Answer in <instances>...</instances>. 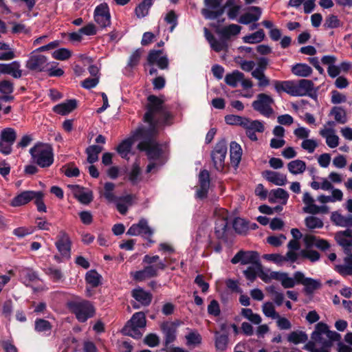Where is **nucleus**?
I'll list each match as a JSON object with an SVG mask.
<instances>
[{"mask_svg":"<svg viewBox=\"0 0 352 352\" xmlns=\"http://www.w3.org/2000/svg\"><path fill=\"white\" fill-rule=\"evenodd\" d=\"M148 100L147 111L144 114V120L148 123L149 126L148 129H138L135 131V136H140L142 139L138 144V148L146 151L149 159L155 160L161 155L162 149L153 137L157 133L160 126L170 124L172 116L164 102L157 96H149Z\"/></svg>","mask_w":352,"mask_h":352,"instance_id":"nucleus-1","label":"nucleus"},{"mask_svg":"<svg viewBox=\"0 0 352 352\" xmlns=\"http://www.w3.org/2000/svg\"><path fill=\"white\" fill-rule=\"evenodd\" d=\"M241 28L240 25L234 23L217 28L215 32L219 36V38H215L206 28H204V32L205 38L210 47L216 52H220L228 51L232 39L240 33Z\"/></svg>","mask_w":352,"mask_h":352,"instance_id":"nucleus-2","label":"nucleus"},{"mask_svg":"<svg viewBox=\"0 0 352 352\" xmlns=\"http://www.w3.org/2000/svg\"><path fill=\"white\" fill-rule=\"evenodd\" d=\"M142 262L145 264L142 270L131 272V276L135 281L142 282L157 277L159 275V270H164L167 267L166 258L161 260L158 255L146 254L144 256Z\"/></svg>","mask_w":352,"mask_h":352,"instance_id":"nucleus-3","label":"nucleus"},{"mask_svg":"<svg viewBox=\"0 0 352 352\" xmlns=\"http://www.w3.org/2000/svg\"><path fill=\"white\" fill-rule=\"evenodd\" d=\"M327 324L319 322L311 336V340L305 344L303 349L309 352H329L332 343L325 337Z\"/></svg>","mask_w":352,"mask_h":352,"instance_id":"nucleus-4","label":"nucleus"},{"mask_svg":"<svg viewBox=\"0 0 352 352\" xmlns=\"http://www.w3.org/2000/svg\"><path fill=\"white\" fill-rule=\"evenodd\" d=\"M29 152L32 162L41 168L50 167L54 162L53 149L50 144L37 142Z\"/></svg>","mask_w":352,"mask_h":352,"instance_id":"nucleus-5","label":"nucleus"},{"mask_svg":"<svg viewBox=\"0 0 352 352\" xmlns=\"http://www.w3.org/2000/svg\"><path fill=\"white\" fill-rule=\"evenodd\" d=\"M67 306L75 314L77 320L84 322L95 314V309L92 303L85 300H74L69 302Z\"/></svg>","mask_w":352,"mask_h":352,"instance_id":"nucleus-6","label":"nucleus"},{"mask_svg":"<svg viewBox=\"0 0 352 352\" xmlns=\"http://www.w3.org/2000/svg\"><path fill=\"white\" fill-rule=\"evenodd\" d=\"M17 138L14 129L7 127L0 133V153L8 155L12 152V146Z\"/></svg>","mask_w":352,"mask_h":352,"instance_id":"nucleus-7","label":"nucleus"},{"mask_svg":"<svg viewBox=\"0 0 352 352\" xmlns=\"http://www.w3.org/2000/svg\"><path fill=\"white\" fill-rule=\"evenodd\" d=\"M274 99L269 95L262 93L256 96L252 106L253 109L265 117H270L274 113L272 105L274 104Z\"/></svg>","mask_w":352,"mask_h":352,"instance_id":"nucleus-8","label":"nucleus"},{"mask_svg":"<svg viewBox=\"0 0 352 352\" xmlns=\"http://www.w3.org/2000/svg\"><path fill=\"white\" fill-rule=\"evenodd\" d=\"M223 0H204L205 8L201 9V13L205 19L214 20L223 14Z\"/></svg>","mask_w":352,"mask_h":352,"instance_id":"nucleus-9","label":"nucleus"},{"mask_svg":"<svg viewBox=\"0 0 352 352\" xmlns=\"http://www.w3.org/2000/svg\"><path fill=\"white\" fill-rule=\"evenodd\" d=\"M227 150V143L226 140H222L217 143L211 152V158L214 167L219 171L223 170L225 166Z\"/></svg>","mask_w":352,"mask_h":352,"instance_id":"nucleus-10","label":"nucleus"},{"mask_svg":"<svg viewBox=\"0 0 352 352\" xmlns=\"http://www.w3.org/2000/svg\"><path fill=\"white\" fill-rule=\"evenodd\" d=\"M232 263H241L243 265L254 264L258 270H260L261 265L259 262V256L254 251H239L231 260Z\"/></svg>","mask_w":352,"mask_h":352,"instance_id":"nucleus-11","label":"nucleus"},{"mask_svg":"<svg viewBox=\"0 0 352 352\" xmlns=\"http://www.w3.org/2000/svg\"><path fill=\"white\" fill-rule=\"evenodd\" d=\"M147 63L149 65H156L160 69H166L169 61L166 54L162 50H152L147 56Z\"/></svg>","mask_w":352,"mask_h":352,"instance_id":"nucleus-12","label":"nucleus"},{"mask_svg":"<svg viewBox=\"0 0 352 352\" xmlns=\"http://www.w3.org/2000/svg\"><path fill=\"white\" fill-rule=\"evenodd\" d=\"M48 65L47 58L45 56L33 52L27 60L25 66L32 71L40 72L45 71Z\"/></svg>","mask_w":352,"mask_h":352,"instance_id":"nucleus-13","label":"nucleus"},{"mask_svg":"<svg viewBox=\"0 0 352 352\" xmlns=\"http://www.w3.org/2000/svg\"><path fill=\"white\" fill-rule=\"evenodd\" d=\"M94 19L101 28H106L110 25L111 15L107 3H100L95 8Z\"/></svg>","mask_w":352,"mask_h":352,"instance_id":"nucleus-14","label":"nucleus"},{"mask_svg":"<svg viewBox=\"0 0 352 352\" xmlns=\"http://www.w3.org/2000/svg\"><path fill=\"white\" fill-rule=\"evenodd\" d=\"M153 230L148 226L147 220L142 219L138 223L133 224L127 230L126 234L130 236L142 235L146 239L151 236Z\"/></svg>","mask_w":352,"mask_h":352,"instance_id":"nucleus-15","label":"nucleus"},{"mask_svg":"<svg viewBox=\"0 0 352 352\" xmlns=\"http://www.w3.org/2000/svg\"><path fill=\"white\" fill-rule=\"evenodd\" d=\"M296 96H308L313 99L317 98L316 90L314 84L310 80L301 79L296 81Z\"/></svg>","mask_w":352,"mask_h":352,"instance_id":"nucleus-16","label":"nucleus"},{"mask_svg":"<svg viewBox=\"0 0 352 352\" xmlns=\"http://www.w3.org/2000/svg\"><path fill=\"white\" fill-rule=\"evenodd\" d=\"M302 201L305 206L303 211L306 213L316 214L318 213H327L329 208L327 206H318L314 204L315 200L309 192H305L303 194Z\"/></svg>","mask_w":352,"mask_h":352,"instance_id":"nucleus-17","label":"nucleus"},{"mask_svg":"<svg viewBox=\"0 0 352 352\" xmlns=\"http://www.w3.org/2000/svg\"><path fill=\"white\" fill-rule=\"evenodd\" d=\"M71 244L69 235L64 230H60L57 235V241L55 245L63 256L67 258L70 257Z\"/></svg>","mask_w":352,"mask_h":352,"instance_id":"nucleus-18","label":"nucleus"},{"mask_svg":"<svg viewBox=\"0 0 352 352\" xmlns=\"http://www.w3.org/2000/svg\"><path fill=\"white\" fill-rule=\"evenodd\" d=\"M294 278L297 283H300L305 286L304 289L307 294H312L315 290L321 287V283L319 280L311 278H305L304 274L301 272H295Z\"/></svg>","mask_w":352,"mask_h":352,"instance_id":"nucleus-19","label":"nucleus"},{"mask_svg":"<svg viewBox=\"0 0 352 352\" xmlns=\"http://www.w3.org/2000/svg\"><path fill=\"white\" fill-rule=\"evenodd\" d=\"M199 187L197 190L196 197L199 199H204L207 197L210 187V175L208 170H203L199 175Z\"/></svg>","mask_w":352,"mask_h":352,"instance_id":"nucleus-20","label":"nucleus"},{"mask_svg":"<svg viewBox=\"0 0 352 352\" xmlns=\"http://www.w3.org/2000/svg\"><path fill=\"white\" fill-rule=\"evenodd\" d=\"M9 74L14 78H20L22 76L21 64L19 61H13L10 63H0V74Z\"/></svg>","mask_w":352,"mask_h":352,"instance_id":"nucleus-21","label":"nucleus"},{"mask_svg":"<svg viewBox=\"0 0 352 352\" xmlns=\"http://www.w3.org/2000/svg\"><path fill=\"white\" fill-rule=\"evenodd\" d=\"M177 324L174 322H164L161 325V329L164 334V344L168 346L176 339Z\"/></svg>","mask_w":352,"mask_h":352,"instance_id":"nucleus-22","label":"nucleus"},{"mask_svg":"<svg viewBox=\"0 0 352 352\" xmlns=\"http://www.w3.org/2000/svg\"><path fill=\"white\" fill-rule=\"evenodd\" d=\"M262 14L261 9L257 6H252L250 8L249 12L242 14L238 21L241 24L248 25L250 23L257 21Z\"/></svg>","mask_w":352,"mask_h":352,"instance_id":"nucleus-23","label":"nucleus"},{"mask_svg":"<svg viewBox=\"0 0 352 352\" xmlns=\"http://www.w3.org/2000/svg\"><path fill=\"white\" fill-rule=\"evenodd\" d=\"M263 176L270 182L276 186H285L287 183V175L279 172L266 170L263 172Z\"/></svg>","mask_w":352,"mask_h":352,"instance_id":"nucleus-24","label":"nucleus"},{"mask_svg":"<svg viewBox=\"0 0 352 352\" xmlns=\"http://www.w3.org/2000/svg\"><path fill=\"white\" fill-rule=\"evenodd\" d=\"M274 88L278 93L285 92L292 96H296V81H274Z\"/></svg>","mask_w":352,"mask_h":352,"instance_id":"nucleus-25","label":"nucleus"},{"mask_svg":"<svg viewBox=\"0 0 352 352\" xmlns=\"http://www.w3.org/2000/svg\"><path fill=\"white\" fill-rule=\"evenodd\" d=\"M36 192L32 190L23 191L12 199L10 205L13 207H18L26 204L35 198Z\"/></svg>","mask_w":352,"mask_h":352,"instance_id":"nucleus-26","label":"nucleus"},{"mask_svg":"<svg viewBox=\"0 0 352 352\" xmlns=\"http://www.w3.org/2000/svg\"><path fill=\"white\" fill-rule=\"evenodd\" d=\"M228 225V222L226 215H223L217 219L215 222L214 232L216 236L219 239L226 240Z\"/></svg>","mask_w":352,"mask_h":352,"instance_id":"nucleus-27","label":"nucleus"},{"mask_svg":"<svg viewBox=\"0 0 352 352\" xmlns=\"http://www.w3.org/2000/svg\"><path fill=\"white\" fill-rule=\"evenodd\" d=\"M132 296L143 306H148L152 300V294L141 287L132 291Z\"/></svg>","mask_w":352,"mask_h":352,"instance_id":"nucleus-28","label":"nucleus"},{"mask_svg":"<svg viewBox=\"0 0 352 352\" xmlns=\"http://www.w3.org/2000/svg\"><path fill=\"white\" fill-rule=\"evenodd\" d=\"M241 6L236 3V0H227L223 5V13L226 11L228 17L235 19L241 10Z\"/></svg>","mask_w":352,"mask_h":352,"instance_id":"nucleus-29","label":"nucleus"},{"mask_svg":"<svg viewBox=\"0 0 352 352\" xmlns=\"http://www.w3.org/2000/svg\"><path fill=\"white\" fill-rule=\"evenodd\" d=\"M136 139H140V136L135 137V133L132 138L123 140L117 147V151L122 158H127L130 153L133 142Z\"/></svg>","mask_w":352,"mask_h":352,"instance_id":"nucleus-30","label":"nucleus"},{"mask_svg":"<svg viewBox=\"0 0 352 352\" xmlns=\"http://www.w3.org/2000/svg\"><path fill=\"white\" fill-rule=\"evenodd\" d=\"M77 107V101L75 99L68 100L65 102L56 105L54 111L60 115H67L72 112Z\"/></svg>","mask_w":352,"mask_h":352,"instance_id":"nucleus-31","label":"nucleus"},{"mask_svg":"<svg viewBox=\"0 0 352 352\" xmlns=\"http://www.w3.org/2000/svg\"><path fill=\"white\" fill-rule=\"evenodd\" d=\"M19 278L25 286H29L30 283L38 279V275L32 269L23 267L19 270Z\"/></svg>","mask_w":352,"mask_h":352,"instance_id":"nucleus-32","label":"nucleus"},{"mask_svg":"<svg viewBox=\"0 0 352 352\" xmlns=\"http://www.w3.org/2000/svg\"><path fill=\"white\" fill-rule=\"evenodd\" d=\"M331 221L340 227L349 228L352 227V216H343L338 212H333L331 216Z\"/></svg>","mask_w":352,"mask_h":352,"instance_id":"nucleus-33","label":"nucleus"},{"mask_svg":"<svg viewBox=\"0 0 352 352\" xmlns=\"http://www.w3.org/2000/svg\"><path fill=\"white\" fill-rule=\"evenodd\" d=\"M230 156L231 163L237 166L241 162L242 156V148L236 142H232L230 145Z\"/></svg>","mask_w":352,"mask_h":352,"instance_id":"nucleus-34","label":"nucleus"},{"mask_svg":"<svg viewBox=\"0 0 352 352\" xmlns=\"http://www.w3.org/2000/svg\"><path fill=\"white\" fill-rule=\"evenodd\" d=\"M289 193L283 188H278L272 190L269 193V201L275 203L277 199L281 200L283 204H286L289 199Z\"/></svg>","mask_w":352,"mask_h":352,"instance_id":"nucleus-35","label":"nucleus"},{"mask_svg":"<svg viewBox=\"0 0 352 352\" xmlns=\"http://www.w3.org/2000/svg\"><path fill=\"white\" fill-rule=\"evenodd\" d=\"M133 196L127 195L116 199V208L119 212L125 214L127 212L128 208L133 204Z\"/></svg>","mask_w":352,"mask_h":352,"instance_id":"nucleus-36","label":"nucleus"},{"mask_svg":"<svg viewBox=\"0 0 352 352\" xmlns=\"http://www.w3.org/2000/svg\"><path fill=\"white\" fill-rule=\"evenodd\" d=\"M306 163L301 160H294L287 164V168L292 175L302 174L306 170Z\"/></svg>","mask_w":352,"mask_h":352,"instance_id":"nucleus-37","label":"nucleus"},{"mask_svg":"<svg viewBox=\"0 0 352 352\" xmlns=\"http://www.w3.org/2000/svg\"><path fill=\"white\" fill-rule=\"evenodd\" d=\"M242 126L245 131H253L259 133H263L265 130V126L262 122L259 120H252L247 118H245L243 122H242Z\"/></svg>","mask_w":352,"mask_h":352,"instance_id":"nucleus-38","label":"nucleus"},{"mask_svg":"<svg viewBox=\"0 0 352 352\" xmlns=\"http://www.w3.org/2000/svg\"><path fill=\"white\" fill-rule=\"evenodd\" d=\"M344 261V264L336 266V270L342 276H352V254L347 255Z\"/></svg>","mask_w":352,"mask_h":352,"instance_id":"nucleus-39","label":"nucleus"},{"mask_svg":"<svg viewBox=\"0 0 352 352\" xmlns=\"http://www.w3.org/2000/svg\"><path fill=\"white\" fill-rule=\"evenodd\" d=\"M75 188L74 196L78 200L84 204H88L92 201V193L91 191H85L78 186H73Z\"/></svg>","mask_w":352,"mask_h":352,"instance_id":"nucleus-40","label":"nucleus"},{"mask_svg":"<svg viewBox=\"0 0 352 352\" xmlns=\"http://www.w3.org/2000/svg\"><path fill=\"white\" fill-rule=\"evenodd\" d=\"M243 78L244 74L242 72L238 70H234L232 73L226 74L225 76V82L229 86L236 87Z\"/></svg>","mask_w":352,"mask_h":352,"instance_id":"nucleus-41","label":"nucleus"},{"mask_svg":"<svg viewBox=\"0 0 352 352\" xmlns=\"http://www.w3.org/2000/svg\"><path fill=\"white\" fill-rule=\"evenodd\" d=\"M292 72L296 76L307 77L311 74L312 69L307 64L298 63L292 67Z\"/></svg>","mask_w":352,"mask_h":352,"instance_id":"nucleus-42","label":"nucleus"},{"mask_svg":"<svg viewBox=\"0 0 352 352\" xmlns=\"http://www.w3.org/2000/svg\"><path fill=\"white\" fill-rule=\"evenodd\" d=\"M153 0H143L135 9V13L138 18H143L148 15Z\"/></svg>","mask_w":352,"mask_h":352,"instance_id":"nucleus-43","label":"nucleus"},{"mask_svg":"<svg viewBox=\"0 0 352 352\" xmlns=\"http://www.w3.org/2000/svg\"><path fill=\"white\" fill-rule=\"evenodd\" d=\"M103 148L98 145H91L86 148L87 155V162L93 164L98 160V155L102 151Z\"/></svg>","mask_w":352,"mask_h":352,"instance_id":"nucleus-44","label":"nucleus"},{"mask_svg":"<svg viewBox=\"0 0 352 352\" xmlns=\"http://www.w3.org/2000/svg\"><path fill=\"white\" fill-rule=\"evenodd\" d=\"M126 324L136 328H144L146 326V317L143 312L135 313L131 320Z\"/></svg>","mask_w":352,"mask_h":352,"instance_id":"nucleus-45","label":"nucleus"},{"mask_svg":"<svg viewBox=\"0 0 352 352\" xmlns=\"http://www.w3.org/2000/svg\"><path fill=\"white\" fill-rule=\"evenodd\" d=\"M307 335L305 332L300 331H292L287 336L288 342L294 344L305 343L307 341Z\"/></svg>","mask_w":352,"mask_h":352,"instance_id":"nucleus-46","label":"nucleus"},{"mask_svg":"<svg viewBox=\"0 0 352 352\" xmlns=\"http://www.w3.org/2000/svg\"><path fill=\"white\" fill-rule=\"evenodd\" d=\"M141 173L140 163L139 160L133 163L131 170L129 174V179L133 184H137L140 181V175Z\"/></svg>","mask_w":352,"mask_h":352,"instance_id":"nucleus-47","label":"nucleus"},{"mask_svg":"<svg viewBox=\"0 0 352 352\" xmlns=\"http://www.w3.org/2000/svg\"><path fill=\"white\" fill-rule=\"evenodd\" d=\"M265 38V33L263 30H259L251 34L243 37V41L245 43H258L261 42Z\"/></svg>","mask_w":352,"mask_h":352,"instance_id":"nucleus-48","label":"nucleus"},{"mask_svg":"<svg viewBox=\"0 0 352 352\" xmlns=\"http://www.w3.org/2000/svg\"><path fill=\"white\" fill-rule=\"evenodd\" d=\"M335 239L337 243L343 248L346 254H352V239L336 235Z\"/></svg>","mask_w":352,"mask_h":352,"instance_id":"nucleus-49","label":"nucleus"},{"mask_svg":"<svg viewBox=\"0 0 352 352\" xmlns=\"http://www.w3.org/2000/svg\"><path fill=\"white\" fill-rule=\"evenodd\" d=\"M52 325L46 320L38 318L35 320L34 329L39 333L50 332Z\"/></svg>","mask_w":352,"mask_h":352,"instance_id":"nucleus-50","label":"nucleus"},{"mask_svg":"<svg viewBox=\"0 0 352 352\" xmlns=\"http://www.w3.org/2000/svg\"><path fill=\"white\" fill-rule=\"evenodd\" d=\"M299 256L302 258H306L312 263L318 261L320 258L318 252L311 249H303L299 252Z\"/></svg>","mask_w":352,"mask_h":352,"instance_id":"nucleus-51","label":"nucleus"},{"mask_svg":"<svg viewBox=\"0 0 352 352\" xmlns=\"http://www.w3.org/2000/svg\"><path fill=\"white\" fill-rule=\"evenodd\" d=\"M306 226L310 230L322 228L324 226L321 219L315 216L307 217L305 219Z\"/></svg>","mask_w":352,"mask_h":352,"instance_id":"nucleus-52","label":"nucleus"},{"mask_svg":"<svg viewBox=\"0 0 352 352\" xmlns=\"http://www.w3.org/2000/svg\"><path fill=\"white\" fill-rule=\"evenodd\" d=\"M86 281L93 287H96L100 284L101 276L95 270H90L87 272Z\"/></svg>","mask_w":352,"mask_h":352,"instance_id":"nucleus-53","label":"nucleus"},{"mask_svg":"<svg viewBox=\"0 0 352 352\" xmlns=\"http://www.w3.org/2000/svg\"><path fill=\"white\" fill-rule=\"evenodd\" d=\"M228 344V337L226 334H220L215 332V346L219 351H224L226 349Z\"/></svg>","mask_w":352,"mask_h":352,"instance_id":"nucleus-54","label":"nucleus"},{"mask_svg":"<svg viewBox=\"0 0 352 352\" xmlns=\"http://www.w3.org/2000/svg\"><path fill=\"white\" fill-rule=\"evenodd\" d=\"M342 25V22L338 19L337 16L330 14L326 17L323 26L327 29H333L339 28Z\"/></svg>","mask_w":352,"mask_h":352,"instance_id":"nucleus-55","label":"nucleus"},{"mask_svg":"<svg viewBox=\"0 0 352 352\" xmlns=\"http://www.w3.org/2000/svg\"><path fill=\"white\" fill-rule=\"evenodd\" d=\"M185 338L188 346H196L201 342V336L197 331H190Z\"/></svg>","mask_w":352,"mask_h":352,"instance_id":"nucleus-56","label":"nucleus"},{"mask_svg":"<svg viewBox=\"0 0 352 352\" xmlns=\"http://www.w3.org/2000/svg\"><path fill=\"white\" fill-rule=\"evenodd\" d=\"M262 310L265 316L276 319L279 314L276 311L275 307L272 302H267L262 306Z\"/></svg>","mask_w":352,"mask_h":352,"instance_id":"nucleus-57","label":"nucleus"},{"mask_svg":"<svg viewBox=\"0 0 352 352\" xmlns=\"http://www.w3.org/2000/svg\"><path fill=\"white\" fill-rule=\"evenodd\" d=\"M122 333L124 335L131 336L135 339H140L142 336V333L139 330V328L132 327L129 324H126L122 329Z\"/></svg>","mask_w":352,"mask_h":352,"instance_id":"nucleus-58","label":"nucleus"},{"mask_svg":"<svg viewBox=\"0 0 352 352\" xmlns=\"http://www.w3.org/2000/svg\"><path fill=\"white\" fill-rule=\"evenodd\" d=\"M251 74L253 78L258 80V86L259 87H265L270 85V79L265 76V73L252 71Z\"/></svg>","mask_w":352,"mask_h":352,"instance_id":"nucleus-59","label":"nucleus"},{"mask_svg":"<svg viewBox=\"0 0 352 352\" xmlns=\"http://www.w3.org/2000/svg\"><path fill=\"white\" fill-rule=\"evenodd\" d=\"M114 188L115 185L111 182H107L104 184L103 195L109 202H113L116 201V197L113 192Z\"/></svg>","mask_w":352,"mask_h":352,"instance_id":"nucleus-60","label":"nucleus"},{"mask_svg":"<svg viewBox=\"0 0 352 352\" xmlns=\"http://www.w3.org/2000/svg\"><path fill=\"white\" fill-rule=\"evenodd\" d=\"M331 113L334 116L336 122L340 124H344L346 122V113L341 107H333Z\"/></svg>","mask_w":352,"mask_h":352,"instance_id":"nucleus-61","label":"nucleus"},{"mask_svg":"<svg viewBox=\"0 0 352 352\" xmlns=\"http://www.w3.org/2000/svg\"><path fill=\"white\" fill-rule=\"evenodd\" d=\"M144 50L142 49H137L130 56L128 61V66L130 67H134L139 64L140 58Z\"/></svg>","mask_w":352,"mask_h":352,"instance_id":"nucleus-62","label":"nucleus"},{"mask_svg":"<svg viewBox=\"0 0 352 352\" xmlns=\"http://www.w3.org/2000/svg\"><path fill=\"white\" fill-rule=\"evenodd\" d=\"M318 146V144L317 141L314 139L307 138L301 142L302 148L307 151L309 153H314Z\"/></svg>","mask_w":352,"mask_h":352,"instance_id":"nucleus-63","label":"nucleus"},{"mask_svg":"<svg viewBox=\"0 0 352 352\" xmlns=\"http://www.w3.org/2000/svg\"><path fill=\"white\" fill-rule=\"evenodd\" d=\"M233 228L236 232L242 234L247 230L248 226L244 219L236 218L233 222Z\"/></svg>","mask_w":352,"mask_h":352,"instance_id":"nucleus-64","label":"nucleus"}]
</instances>
